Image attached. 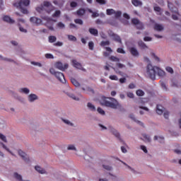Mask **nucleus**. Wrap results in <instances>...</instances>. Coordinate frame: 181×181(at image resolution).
<instances>
[{
  "label": "nucleus",
  "instance_id": "1",
  "mask_svg": "<svg viewBox=\"0 0 181 181\" xmlns=\"http://www.w3.org/2000/svg\"><path fill=\"white\" fill-rule=\"evenodd\" d=\"M101 105H105V107H108L109 108H112V110H117L121 107L118 100L114 98H106L105 96L102 97V101L100 102Z\"/></svg>",
  "mask_w": 181,
  "mask_h": 181
},
{
  "label": "nucleus",
  "instance_id": "2",
  "mask_svg": "<svg viewBox=\"0 0 181 181\" xmlns=\"http://www.w3.org/2000/svg\"><path fill=\"white\" fill-rule=\"evenodd\" d=\"M37 12L39 13H43V12H47V13H50L52 11H53V6L52 3L49 1H45L43 5H41L39 7L36 8Z\"/></svg>",
  "mask_w": 181,
  "mask_h": 181
},
{
  "label": "nucleus",
  "instance_id": "3",
  "mask_svg": "<svg viewBox=\"0 0 181 181\" xmlns=\"http://www.w3.org/2000/svg\"><path fill=\"white\" fill-rule=\"evenodd\" d=\"M144 62L148 63L146 66V76H149L151 77V78H155V70H154V66H152V64H151V59L149 58L144 57Z\"/></svg>",
  "mask_w": 181,
  "mask_h": 181
},
{
  "label": "nucleus",
  "instance_id": "4",
  "mask_svg": "<svg viewBox=\"0 0 181 181\" xmlns=\"http://www.w3.org/2000/svg\"><path fill=\"white\" fill-rule=\"evenodd\" d=\"M49 73L50 74H52V76H54L60 83H62V84H65L66 83V78H64V74L62 72L56 71L54 69L50 68L49 69Z\"/></svg>",
  "mask_w": 181,
  "mask_h": 181
},
{
  "label": "nucleus",
  "instance_id": "5",
  "mask_svg": "<svg viewBox=\"0 0 181 181\" xmlns=\"http://www.w3.org/2000/svg\"><path fill=\"white\" fill-rule=\"evenodd\" d=\"M30 4L29 0H21L18 4H15L14 6H17V8H20L21 9L22 13L25 15L28 14V9L23 8V6H28Z\"/></svg>",
  "mask_w": 181,
  "mask_h": 181
},
{
  "label": "nucleus",
  "instance_id": "6",
  "mask_svg": "<svg viewBox=\"0 0 181 181\" xmlns=\"http://www.w3.org/2000/svg\"><path fill=\"white\" fill-rule=\"evenodd\" d=\"M154 70V78L151 77L150 76H146V77H148V78H151V80H156V73L158 74V76L159 77H165L166 76V73L160 69L158 66H153Z\"/></svg>",
  "mask_w": 181,
  "mask_h": 181
},
{
  "label": "nucleus",
  "instance_id": "7",
  "mask_svg": "<svg viewBox=\"0 0 181 181\" xmlns=\"http://www.w3.org/2000/svg\"><path fill=\"white\" fill-rule=\"evenodd\" d=\"M107 35L110 36V37H112V40L115 42H117V43H122V40H121V37L118 35L117 34H115L112 30H108Z\"/></svg>",
  "mask_w": 181,
  "mask_h": 181
},
{
  "label": "nucleus",
  "instance_id": "8",
  "mask_svg": "<svg viewBox=\"0 0 181 181\" xmlns=\"http://www.w3.org/2000/svg\"><path fill=\"white\" fill-rule=\"evenodd\" d=\"M108 130L110 132L115 136L119 141H122V139H121V134H119V132L115 128H114L112 126H109L108 127Z\"/></svg>",
  "mask_w": 181,
  "mask_h": 181
},
{
  "label": "nucleus",
  "instance_id": "9",
  "mask_svg": "<svg viewBox=\"0 0 181 181\" xmlns=\"http://www.w3.org/2000/svg\"><path fill=\"white\" fill-rule=\"evenodd\" d=\"M132 23L135 25L136 29L144 30V23H142V22H141L138 18H132Z\"/></svg>",
  "mask_w": 181,
  "mask_h": 181
},
{
  "label": "nucleus",
  "instance_id": "10",
  "mask_svg": "<svg viewBox=\"0 0 181 181\" xmlns=\"http://www.w3.org/2000/svg\"><path fill=\"white\" fill-rule=\"evenodd\" d=\"M56 69H58V70H61V71H65V70H67L69 69V64H64L63 65V63L58 62L54 64Z\"/></svg>",
  "mask_w": 181,
  "mask_h": 181
},
{
  "label": "nucleus",
  "instance_id": "11",
  "mask_svg": "<svg viewBox=\"0 0 181 181\" xmlns=\"http://www.w3.org/2000/svg\"><path fill=\"white\" fill-rule=\"evenodd\" d=\"M11 96L13 98H15V100H17V101H19V103H21L22 104H25V99L19 95L16 92L11 91Z\"/></svg>",
  "mask_w": 181,
  "mask_h": 181
},
{
  "label": "nucleus",
  "instance_id": "12",
  "mask_svg": "<svg viewBox=\"0 0 181 181\" xmlns=\"http://www.w3.org/2000/svg\"><path fill=\"white\" fill-rule=\"evenodd\" d=\"M27 100L28 103H35V101H37V100H39V96L35 93H30L28 95Z\"/></svg>",
  "mask_w": 181,
  "mask_h": 181
},
{
  "label": "nucleus",
  "instance_id": "13",
  "mask_svg": "<svg viewBox=\"0 0 181 181\" xmlns=\"http://www.w3.org/2000/svg\"><path fill=\"white\" fill-rule=\"evenodd\" d=\"M18 153L21 158H22L23 160H24L25 162H29V156L25 153V151L19 149L18 150Z\"/></svg>",
  "mask_w": 181,
  "mask_h": 181
},
{
  "label": "nucleus",
  "instance_id": "14",
  "mask_svg": "<svg viewBox=\"0 0 181 181\" xmlns=\"http://www.w3.org/2000/svg\"><path fill=\"white\" fill-rule=\"evenodd\" d=\"M30 22L34 25H36V26H39L40 25H42V19L34 16L30 18Z\"/></svg>",
  "mask_w": 181,
  "mask_h": 181
},
{
  "label": "nucleus",
  "instance_id": "15",
  "mask_svg": "<svg viewBox=\"0 0 181 181\" xmlns=\"http://www.w3.org/2000/svg\"><path fill=\"white\" fill-rule=\"evenodd\" d=\"M129 50L134 57H139V52L135 47H130Z\"/></svg>",
  "mask_w": 181,
  "mask_h": 181
},
{
  "label": "nucleus",
  "instance_id": "16",
  "mask_svg": "<svg viewBox=\"0 0 181 181\" xmlns=\"http://www.w3.org/2000/svg\"><path fill=\"white\" fill-rule=\"evenodd\" d=\"M0 62H6L7 63H14L16 64V62L15 60L8 58L6 57H4L1 54H0Z\"/></svg>",
  "mask_w": 181,
  "mask_h": 181
},
{
  "label": "nucleus",
  "instance_id": "17",
  "mask_svg": "<svg viewBox=\"0 0 181 181\" xmlns=\"http://www.w3.org/2000/svg\"><path fill=\"white\" fill-rule=\"evenodd\" d=\"M18 93L20 94H25V95H29L30 94V89L28 88H21L18 89Z\"/></svg>",
  "mask_w": 181,
  "mask_h": 181
},
{
  "label": "nucleus",
  "instance_id": "18",
  "mask_svg": "<svg viewBox=\"0 0 181 181\" xmlns=\"http://www.w3.org/2000/svg\"><path fill=\"white\" fill-rule=\"evenodd\" d=\"M137 45L141 50H146V49H148V46L146 44H145V42H144V41H142V40H139Z\"/></svg>",
  "mask_w": 181,
  "mask_h": 181
},
{
  "label": "nucleus",
  "instance_id": "19",
  "mask_svg": "<svg viewBox=\"0 0 181 181\" xmlns=\"http://www.w3.org/2000/svg\"><path fill=\"white\" fill-rule=\"evenodd\" d=\"M35 169L37 172H38V173H40L41 175H45L46 173H47V172H46V170H45V168L40 167V165H36L35 167Z\"/></svg>",
  "mask_w": 181,
  "mask_h": 181
},
{
  "label": "nucleus",
  "instance_id": "20",
  "mask_svg": "<svg viewBox=\"0 0 181 181\" xmlns=\"http://www.w3.org/2000/svg\"><path fill=\"white\" fill-rule=\"evenodd\" d=\"M129 118L131 119H132L133 121H134V122H136V124H138V125H140V127H144V123L138 119H136V117H135V115L133 114H131L129 115Z\"/></svg>",
  "mask_w": 181,
  "mask_h": 181
},
{
  "label": "nucleus",
  "instance_id": "21",
  "mask_svg": "<svg viewBox=\"0 0 181 181\" xmlns=\"http://www.w3.org/2000/svg\"><path fill=\"white\" fill-rule=\"evenodd\" d=\"M3 21L4 22H6L7 23H11V24H13L15 23V20L12 19L10 16H4L3 17Z\"/></svg>",
  "mask_w": 181,
  "mask_h": 181
},
{
  "label": "nucleus",
  "instance_id": "22",
  "mask_svg": "<svg viewBox=\"0 0 181 181\" xmlns=\"http://www.w3.org/2000/svg\"><path fill=\"white\" fill-rule=\"evenodd\" d=\"M72 66L75 67V69H78V70L80 69L81 66H82L81 63L77 62L76 59H72L71 60Z\"/></svg>",
  "mask_w": 181,
  "mask_h": 181
},
{
  "label": "nucleus",
  "instance_id": "23",
  "mask_svg": "<svg viewBox=\"0 0 181 181\" xmlns=\"http://www.w3.org/2000/svg\"><path fill=\"white\" fill-rule=\"evenodd\" d=\"M61 119H62V122H64V124H66V125H69V127H76L74 125V123L71 122L70 120H69L67 119L62 118Z\"/></svg>",
  "mask_w": 181,
  "mask_h": 181
},
{
  "label": "nucleus",
  "instance_id": "24",
  "mask_svg": "<svg viewBox=\"0 0 181 181\" xmlns=\"http://www.w3.org/2000/svg\"><path fill=\"white\" fill-rule=\"evenodd\" d=\"M65 94H66L68 97H70V98H72V100H75V101H80V98L76 97V95L73 93H71L69 92H65Z\"/></svg>",
  "mask_w": 181,
  "mask_h": 181
},
{
  "label": "nucleus",
  "instance_id": "25",
  "mask_svg": "<svg viewBox=\"0 0 181 181\" xmlns=\"http://www.w3.org/2000/svg\"><path fill=\"white\" fill-rule=\"evenodd\" d=\"M163 29H164L163 25H162L160 24L156 23L154 25V30H157L158 32H162V30H163Z\"/></svg>",
  "mask_w": 181,
  "mask_h": 181
},
{
  "label": "nucleus",
  "instance_id": "26",
  "mask_svg": "<svg viewBox=\"0 0 181 181\" xmlns=\"http://www.w3.org/2000/svg\"><path fill=\"white\" fill-rule=\"evenodd\" d=\"M120 162H122V163H123V165H124V166H127V168H128L129 169V170H131V172H132V173H134V175H137L138 171L135 170V169L132 168L131 166L128 165V164H127L125 162L120 160Z\"/></svg>",
  "mask_w": 181,
  "mask_h": 181
},
{
  "label": "nucleus",
  "instance_id": "27",
  "mask_svg": "<svg viewBox=\"0 0 181 181\" xmlns=\"http://www.w3.org/2000/svg\"><path fill=\"white\" fill-rule=\"evenodd\" d=\"M156 108L157 114H158V115H162V114H163V107L160 105H158Z\"/></svg>",
  "mask_w": 181,
  "mask_h": 181
},
{
  "label": "nucleus",
  "instance_id": "28",
  "mask_svg": "<svg viewBox=\"0 0 181 181\" xmlns=\"http://www.w3.org/2000/svg\"><path fill=\"white\" fill-rule=\"evenodd\" d=\"M153 139L155 141H158L160 144H163V141H165V137L162 136H155Z\"/></svg>",
  "mask_w": 181,
  "mask_h": 181
},
{
  "label": "nucleus",
  "instance_id": "29",
  "mask_svg": "<svg viewBox=\"0 0 181 181\" xmlns=\"http://www.w3.org/2000/svg\"><path fill=\"white\" fill-rule=\"evenodd\" d=\"M89 33L93 36H98V30L95 28H89Z\"/></svg>",
  "mask_w": 181,
  "mask_h": 181
},
{
  "label": "nucleus",
  "instance_id": "30",
  "mask_svg": "<svg viewBox=\"0 0 181 181\" xmlns=\"http://www.w3.org/2000/svg\"><path fill=\"white\" fill-rule=\"evenodd\" d=\"M132 3L134 6H142V1L139 0H132Z\"/></svg>",
  "mask_w": 181,
  "mask_h": 181
},
{
  "label": "nucleus",
  "instance_id": "31",
  "mask_svg": "<svg viewBox=\"0 0 181 181\" xmlns=\"http://www.w3.org/2000/svg\"><path fill=\"white\" fill-rule=\"evenodd\" d=\"M76 13H77L78 16H83V15L86 14V9L81 8L76 11Z\"/></svg>",
  "mask_w": 181,
  "mask_h": 181
},
{
  "label": "nucleus",
  "instance_id": "32",
  "mask_svg": "<svg viewBox=\"0 0 181 181\" xmlns=\"http://www.w3.org/2000/svg\"><path fill=\"white\" fill-rule=\"evenodd\" d=\"M87 107L90 110V111H95V106H94V105H93L91 103H88L87 104Z\"/></svg>",
  "mask_w": 181,
  "mask_h": 181
},
{
  "label": "nucleus",
  "instance_id": "33",
  "mask_svg": "<svg viewBox=\"0 0 181 181\" xmlns=\"http://www.w3.org/2000/svg\"><path fill=\"white\" fill-rule=\"evenodd\" d=\"M48 39H49V43H54V42H56V40H57V37H56V36H54V35L49 36Z\"/></svg>",
  "mask_w": 181,
  "mask_h": 181
},
{
  "label": "nucleus",
  "instance_id": "34",
  "mask_svg": "<svg viewBox=\"0 0 181 181\" xmlns=\"http://www.w3.org/2000/svg\"><path fill=\"white\" fill-rule=\"evenodd\" d=\"M106 13L107 15L111 16V15H115V10L112 9V8H107L106 10Z\"/></svg>",
  "mask_w": 181,
  "mask_h": 181
},
{
  "label": "nucleus",
  "instance_id": "35",
  "mask_svg": "<svg viewBox=\"0 0 181 181\" xmlns=\"http://www.w3.org/2000/svg\"><path fill=\"white\" fill-rule=\"evenodd\" d=\"M136 94L139 97H144V95H145V92H144V90L139 89V90H136Z\"/></svg>",
  "mask_w": 181,
  "mask_h": 181
},
{
  "label": "nucleus",
  "instance_id": "36",
  "mask_svg": "<svg viewBox=\"0 0 181 181\" xmlns=\"http://www.w3.org/2000/svg\"><path fill=\"white\" fill-rule=\"evenodd\" d=\"M13 177L15 179H17V180L22 181L23 179H22V175H19L18 173H13Z\"/></svg>",
  "mask_w": 181,
  "mask_h": 181
},
{
  "label": "nucleus",
  "instance_id": "37",
  "mask_svg": "<svg viewBox=\"0 0 181 181\" xmlns=\"http://www.w3.org/2000/svg\"><path fill=\"white\" fill-rule=\"evenodd\" d=\"M71 82L72 83L73 85L75 86V87H80V83H78L77 80L72 78H71Z\"/></svg>",
  "mask_w": 181,
  "mask_h": 181
},
{
  "label": "nucleus",
  "instance_id": "38",
  "mask_svg": "<svg viewBox=\"0 0 181 181\" xmlns=\"http://www.w3.org/2000/svg\"><path fill=\"white\" fill-rule=\"evenodd\" d=\"M84 159L86 161H87L88 163H93V158L90 157L88 155H86L84 156Z\"/></svg>",
  "mask_w": 181,
  "mask_h": 181
},
{
  "label": "nucleus",
  "instance_id": "39",
  "mask_svg": "<svg viewBox=\"0 0 181 181\" xmlns=\"http://www.w3.org/2000/svg\"><path fill=\"white\" fill-rule=\"evenodd\" d=\"M109 25H111L112 26H117L118 23H117V21L115 19L113 20H108Z\"/></svg>",
  "mask_w": 181,
  "mask_h": 181
},
{
  "label": "nucleus",
  "instance_id": "40",
  "mask_svg": "<svg viewBox=\"0 0 181 181\" xmlns=\"http://www.w3.org/2000/svg\"><path fill=\"white\" fill-rule=\"evenodd\" d=\"M68 39L71 40V42H77V37L72 35H68Z\"/></svg>",
  "mask_w": 181,
  "mask_h": 181
},
{
  "label": "nucleus",
  "instance_id": "41",
  "mask_svg": "<svg viewBox=\"0 0 181 181\" xmlns=\"http://www.w3.org/2000/svg\"><path fill=\"white\" fill-rule=\"evenodd\" d=\"M67 150L68 151H75L76 152H77V148L73 144L69 145L67 147Z\"/></svg>",
  "mask_w": 181,
  "mask_h": 181
},
{
  "label": "nucleus",
  "instance_id": "42",
  "mask_svg": "<svg viewBox=\"0 0 181 181\" xmlns=\"http://www.w3.org/2000/svg\"><path fill=\"white\" fill-rule=\"evenodd\" d=\"M110 45H111V43L110 42V41H102L100 42V46L102 47H104V46H110Z\"/></svg>",
  "mask_w": 181,
  "mask_h": 181
},
{
  "label": "nucleus",
  "instance_id": "43",
  "mask_svg": "<svg viewBox=\"0 0 181 181\" xmlns=\"http://www.w3.org/2000/svg\"><path fill=\"white\" fill-rule=\"evenodd\" d=\"M103 168L105 169V170L112 171L113 170L112 166L108 165H103Z\"/></svg>",
  "mask_w": 181,
  "mask_h": 181
},
{
  "label": "nucleus",
  "instance_id": "44",
  "mask_svg": "<svg viewBox=\"0 0 181 181\" xmlns=\"http://www.w3.org/2000/svg\"><path fill=\"white\" fill-rule=\"evenodd\" d=\"M11 45L12 46H14V47H19V42H18L16 40H11L10 41Z\"/></svg>",
  "mask_w": 181,
  "mask_h": 181
},
{
  "label": "nucleus",
  "instance_id": "45",
  "mask_svg": "<svg viewBox=\"0 0 181 181\" xmlns=\"http://www.w3.org/2000/svg\"><path fill=\"white\" fill-rule=\"evenodd\" d=\"M57 28H59V29H64V28H66V25H64V23H62V22H59L57 24Z\"/></svg>",
  "mask_w": 181,
  "mask_h": 181
},
{
  "label": "nucleus",
  "instance_id": "46",
  "mask_svg": "<svg viewBox=\"0 0 181 181\" xmlns=\"http://www.w3.org/2000/svg\"><path fill=\"white\" fill-rule=\"evenodd\" d=\"M160 86L163 91H168V86H166V83L164 82H160Z\"/></svg>",
  "mask_w": 181,
  "mask_h": 181
},
{
  "label": "nucleus",
  "instance_id": "47",
  "mask_svg": "<svg viewBox=\"0 0 181 181\" xmlns=\"http://www.w3.org/2000/svg\"><path fill=\"white\" fill-rule=\"evenodd\" d=\"M122 15V12L120 11H115V16L117 19H118V18H121V16Z\"/></svg>",
  "mask_w": 181,
  "mask_h": 181
},
{
  "label": "nucleus",
  "instance_id": "48",
  "mask_svg": "<svg viewBox=\"0 0 181 181\" xmlns=\"http://www.w3.org/2000/svg\"><path fill=\"white\" fill-rule=\"evenodd\" d=\"M0 139H1V141H3V142H8V140L6 139V136L4 134H2V133H0Z\"/></svg>",
  "mask_w": 181,
  "mask_h": 181
},
{
  "label": "nucleus",
  "instance_id": "49",
  "mask_svg": "<svg viewBox=\"0 0 181 181\" xmlns=\"http://www.w3.org/2000/svg\"><path fill=\"white\" fill-rule=\"evenodd\" d=\"M18 28L20 32H22L23 33H28V30L23 28V27L21 26V24H18Z\"/></svg>",
  "mask_w": 181,
  "mask_h": 181
},
{
  "label": "nucleus",
  "instance_id": "50",
  "mask_svg": "<svg viewBox=\"0 0 181 181\" xmlns=\"http://www.w3.org/2000/svg\"><path fill=\"white\" fill-rule=\"evenodd\" d=\"M110 60H111L112 62H119V58L116 57L115 56H111L110 57H109Z\"/></svg>",
  "mask_w": 181,
  "mask_h": 181
},
{
  "label": "nucleus",
  "instance_id": "51",
  "mask_svg": "<svg viewBox=\"0 0 181 181\" xmlns=\"http://www.w3.org/2000/svg\"><path fill=\"white\" fill-rule=\"evenodd\" d=\"M54 5H58L59 8H62L63 6V4H64V1L62 0L61 3L57 2V1H54Z\"/></svg>",
  "mask_w": 181,
  "mask_h": 181
},
{
  "label": "nucleus",
  "instance_id": "52",
  "mask_svg": "<svg viewBox=\"0 0 181 181\" xmlns=\"http://www.w3.org/2000/svg\"><path fill=\"white\" fill-rule=\"evenodd\" d=\"M97 111H98V112H99V114H100L101 115H105V111H104V110H103V108H101V107H98Z\"/></svg>",
  "mask_w": 181,
  "mask_h": 181
},
{
  "label": "nucleus",
  "instance_id": "53",
  "mask_svg": "<svg viewBox=\"0 0 181 181\" xmlns=\"http://www.w3.org/2000/svg\"><path fill=\"white\" fill-rule=\"evenodd\" d=\"M60 13H62L60 11H56L52 16L53 18H59V16H60Z\"/></svg>",
  "mask_w": 181,
  "mask_h": 181
},
{
  "label": "nucleus",
  "instance_id": "54",
  "mask_svg": "<svg viewBox=\"0 0 181 181\" xmlns=\"http://www.w3.org/2000/svg\"><path fill=\"white\" fill-rule=\"evenodd\" d=\"M3 149H5L6 151H7V152H8L9 153H11V155H12L13 156H15V155L11 151V150L7 148V146L4 144L3 145Z\"/></svg>",
  "mask_w": 181,
  "mask_h": 181
},
{
  "label": "nucleus",
  "instance_id": "55",
  "mask_svg": "<svg viewBox=\"0 0 181 181\" xmlns=\"http://www.w3.org/2000/svg\"><path fill=\"white\" fill-rule=\"evenodd\" d=\"M143 138H144V139H146V141L147 142H151V136H149L147 134H143Z\"/></svg>",
  "mask_w": 181,
  "mask_h": 181
},
{
  "label": "nucleus",
  "instance_id": "56",
  "mask_svg": "<svg viewBox=\"0 0 181 181\" xmlns=\"http://www.w3.org/2000/svg\"><path fill=\"white\" fill-rule=\"evenodd\" d=\"M75 23L78 24V25H83V20L79 19V18H76L74 20Z\"/></svg>",
  "mask_w": 181,
  "mask_h": 181
},
{
  "label": "nucleus",
  "instance_id": "57",
  "mask_svg": "<svg viewBox=\"0 0 181 181\" xmlns=\"http://www.w3.org/2000/svg\"><path fill=\"white\" fill-rule=\"evenodd\" d=\"M88 47L90 50H94V42L93 41L88 42Z\"/></svg>",
  "mask_w": 181,
  "mask_h": 181
},
{
  "label": "nucleus",
  "instance_id": "58",
  "mask_svg": "<svg viewBox=\"0 0 181 181\" xmlns=\"http://www.w3.org/2000/svg\"><path fill=\"white\" fill-rule=\"evenodd\" d=\"M31 64H33V66H37L38 67H42V64H40V62H30Z\"/></svg>",
  "mask_w": 181,
  "mask_h": 181
},
{
  "label": "nucleus",
  "instance_id": "59",
  "mask_svg": "<svg viewBox=\"0 0 181 181\" xmlns=\"http://www.w3.org/2000/svg\"><path fill=\"white\" fill-rule=\"evenodd\" d=\"M166 71H168V73H170V74H173V69L170 66H167L165 68Z\"/></svg>",
  "mask_w": 181,
  "mask_h": 181
},
{
  "label": "nucleus",
  "instance_id": "60",
  "mask_svg": "<svg viewBox=\"0 0 181 181\" xmlns=\"http://www.w3.org/2000/svg\"><path fill=\"white\" fill-rule=\"evenodd\" d=\"M86 91L91 93V94H95L94 89L91 88L90 87H86Z\"/></svg>",
  "mask_w": 181,
  "mask_h": 181
},
{
  "label": "nucleus",
  "instance_id": "61",
  "mask_svg": "<svg viewBox=\"0 0 181 181\" xmlns=\"http://www.w3.org/2000/svg\"><path fill=\"white\" fill-rule=\"evenodd\" d=\"M117 53H121L122 54H125V50L122 48H117Z\"/></svg>",
  "mask_w": 181,
  "mask_h": 181
},
{
  "label": "nucleus",
  "instance_id": "62",
  "mask_svg": "<svg viewBox=\"0 0 181 181\" xmlns=\"http://www.w3.org/2000/svg\"><path fill=\"white\" fill-rule=\"evenodd\" d=\"M152 57L156 61V62H160V59L155 54V53L151 54Z\"/></svg>",
  "mask_w": 181,
  "mask_h": 181
},
{
  "label": "nucleus",
  "instance_id": "63",
  "mask_svg": "<svg viewBox=\"0 0 181 181\" xmlns=\"http://www.w3.org/2000/svg\"><path fill=\"white\" fill-rule=\"evenodd\" d=\"M45 57L46 59H54V57L52 54H45Z\"/></svg>",
  "mask_w": 181,
  "mask_h": 181
},
{
  "label": "nucleus",
  "instance_id": "64",
  "mask_svg": "<svg viewBox=\"0 0 181 181\" xmlns=\"http://www.w3.org/2000/svg\"><path fill=\"white\" fill-rule=\"evenodd\" d=\"M100 35L102 37V39H107V35H105V33H104V32H100Z\"/></svg>",
  "mask_w": 181,
  "mask_h": 181
}]
</instances>
